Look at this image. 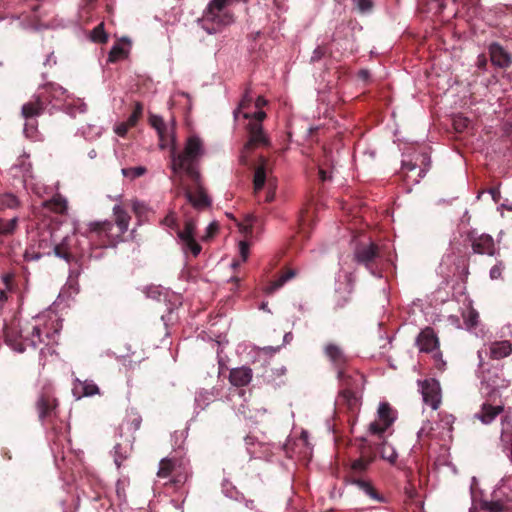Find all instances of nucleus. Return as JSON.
Segmentation results:
<instances>
[{
	"instance_id": "cd10ccee",
	"label": "nucleus",
	"mask_w": 512,
	"mask_h": 512,
	"mask_svg": "<svg viewBox=\"0 0 512 512\" xmlns=\"http://www.w3.org/2000/svg\"><path fill=\"white\" fill-rule=\"evenodd\" d=\"M295 276V272L293 270H286L281 273L275 280L271 281L266 287L265 292L267 294H272L276 290L280 289L288 280L292 279Z\"/></svg>"
},
{
	"instance_id": "4be33fe9",
	"label": "nucleus",
	"mask_w": 512,
	"mask_h": 512,
	"mask_svg": "<svg viewBox=\"0 0 512 512\" xmlns=\"http://www.w3.org/2000/svg\"><path fill=\"white\" fill-rule=\"evenodd\" d=\"M66 89L59 84L48 83L44 85L41 91L38 93L39 96H44L43 100L48 106L53 100L62 101L65 98Z\"/></svg>"
},
{
	"instance_id": "7ed1b4c3",
	"label": "nucleus",
	"mask_w": 512,
	"mask_h": 512,
	"mask_svg": "<svg viewBox=\"0 0 512 512\" xmlns=\"http://www.w3.org/2000/svg\"><path fill=\"white\" fill-rule=\"evenodd\" d=\"M340 384L338 403L345 405L351 413H355L361 404V396L365 386V376L353 367L340 370L337 374Z\"/></svg>"
},
{
	"instance_id": "79ce46f5",
	"label": "nucleus",
	"mask_w": 512,
	"mask_h": 512,
	"mask_svg": "<svg viewBox=\"0 0 512 512\" xmlns=\"http://www.w3.org/2000/svg\"><path fill=\"white\" fill-rule=\"evenodd\" d=\"M126 55V51L124 48L120 45H115L112 47V49L109 52L108 60L109 62H116L121 58H124Z\"/></svg>"
},
{
	"instance_id": "4c0bfd02",
	"label": "nucleus",
	"mask_w": 512,
	"mask_h": 512,
	"mask_svg": "<svg viewBox=\"0 0 512 512\" xmlns=\"http://www.w3.org/2000/svg\"><path fill=\"white\" fill-rule=\"evenodd\" d=\"M91 39L96 43H106L108 35L104 30V23L98 24L91 32Z\"/></svg>"
},
{
	"instance_id": "4d7b16f0",
	"label": "nucleus",
	"mask_w": 512,
	"mask_h": 512,
	"mask_svg": "<svg viewBox=\"0 0 512 512\" xmlns=\"http://www.w3.org/2000/svg\"><path fill=\"white\" fill-rule=\"evenodd\" d=\"M163 224L172 228V229H175L177 227V221H176V218L173 214H169L167 215L164 219H163Z\"/></svg>"
},
{
	"instance_id": "e2e57ef3",
	"label": "nucleus",
	"mask_w": 512,
	"mask_h": 512,
	"mask_svg": "<svg viewBox=\"0 0 512 512\" xmlns=\"http://www.w3.org/2000/svg\"><path fill=\"white\" fill-rule=\"evenodd\" d=\"M487 65V58L485 57V55H479L478 56V59H477V66L480 68V69H485Z\"/></svg>"
},
{
	"instance_id": "2eb2a0df",
	"label": "nucleus",
	"mask_w": 512,
	"mask_h": 512,
	"mask_svg": "<svg viewBox=\"0 0 512 512\" xmlns=\"http://www.w3.org/2000/svg\"><path fill=\"white\" fill-rule=\"evenodd\" d=\"M324 353L337 371V374L340 370H345L350 367L349 358L339 345L334 343L327 344L324 347Z\"/></svg>"
},
{
	"instance_id": "9b49d317",
	"label": "nucleus",
	"mask_w": 512,
	"mask_h": 512,
	"mask_svg": "<svg viewBox=\"0 0 512 512\" xmlns=\"http://www.w3.org/2000/svg\"><path fill=\"white\" fill-rule=\"evenodd\" d=\"M418 385L425 404L429 405L433 410H437L441 404V387L438 380L428 378L419 380Z\"/></svg>"
},
{
	"instance_id": "680f3d73",
	"label": "nucleus",
	"mask_w": 512,
	"mask_h": 512,
	"mask_svg": "<svg viewBox=\"0 0 512 512\" xmlns=\"http://www.w3.org/2000/svg\"><path fill=\"white\" fill-rule=\"evenodd\" d=\"M267 103L268 102L264 97L258 96L257 99L255 100V107L257 109H261L262 107L266 106Z\"/></svg>"
},
{
	"instance_id": "c85d7f7f",
	"label": "nucleus",
	"mask_w": 512,
	"mask_h": 512,
	"mask_svg": "<svg viewBox=\"0 0 512 512\" xmlns=\"http://www.w3.org/2000/svg\"><path fill=\"white\" fill-rule=\"evenodd\" d=\"M482 507L488 512H512V500L485 501Z\"/></svg>"
},
{
	"instance_id": "49530a36",
	"label": "nucleus",
	"mask_w": 512,
	"mask_h": 512,
	"mask_svg": "<svg viewBox=\"0 0 512 512\" xmlns=\"http://www.w3.org/2000/svg\"><path fill=\"white\" fill-rule=\"evenodd\" d=\"M505 269V265L503 261H498L492 268L490 269V278L492 280H498L502 278V272Z\"/></svg>"
},
{
	"instance_id": "6e6d98bb",
	"label": "nucleus",
	"mask_w": 512,
	"mask_h": 512,
	"mask_svg": "<svg viewBox=\"0 0 512 512\" xmlns=\"http://www.w3.org/2000/svg\"><path fill=\"white\" fill-rule=\"evenodd\" d=\"M239 251L242 261H246L249 255V245L245 241L239 243Z\"/></svg>"
},
{
	"instance_id": "774afa93",
	"label": "nucleus",
	"mask_w": 512,
	"mask_h": 512,
	"mask_svg": "<svg viewBox=\"0 0 512 512\" xmlns=\"http://www.w3.org/2000/svg\"><path fill=\"white\" fill-rule=\"evenodd\" d=\"M81 273L80 269H73L70 272L69 279L72 280L73 278L77 279Z\"/></svg>"
},
{
	"instance_id": "09e8293b",
	"label": "nucleus",
	"mask_w": 512,
	"mask_h": 512,
	"mask_svg": "<svg viewBox=\"0 0 512 512\" xmlns=\"http://www.w3.org/2000/svg\"><path fill=\"white\" fill-rule=\"evenodd\" d=\"M41 334H42L41 329L38 326L32 327L31 335L29 337H30L31 344L34 347H37L38 344L43 342V339L41 338Z\"/></svg>"
},
{
	"instance_id": "423d86ee",
	"label": "nucleus",
	"mask_w": 512,
	"mask_h": 512,
	"mask_svg": "<svg viewBox=\"0 0 512 512\" xmlns=\"http://www.w3.org/2000/svg\"><path fill=\"white\" fill-rule=\"evenodd\" d=\"M179 461L175 458H163L159 463L157 476L159 478H170L164 486L179 489L187 481L188 474L182 471Z\"/></svg>"
},
{
	"instance_id": "412c9836",
	"label": "nucleus",
	"mask_w": 512,
	"mask_h": 512,
	"mask_svg": "<svg viewBox=\"0 0 512 512\" xmlns=\"http://www.w3.org/2000/svg\"><path fill=\"white\" fill-rule=\"evenodd\" d=\"M352 485H355L360 491H362L367 497L371 500L377 502H383V496L377 491L372 481L368 477H362L354 479V481L349 482Z\"/></svg>"
},
{
	"instance_id": "603ef678",
	"label": "nucleus",
	"mask_w": 512,
	"mask_h": 512,
	"mask_svg": "<svg viewBox=\"0 0 512 512\" xmlns=\"http://www.w3.org/2000/svg\"><path fill=\"white\" fill-rule=\"evenodd\" d=\"M252 102H253V96L251 94V90L249 88H247L243 94V97L241 99L239 107L241 109H245V108L249 107Z\"/></svg>"
},
{
	"instance_id": "c9c22d12",
	"label": "nucleus",
	"mask_w": 512,
	"mask_h": 512,
	"mask_svg": "<svg viewBox=\"0 0 512 512\" xmlns=\"http://www.w3.org/2000/svg\"><path fill=\"white\" fill-rule=\"evenodd\" d=\"M463 319L468 329L475 328L479 322V313L475 309L470 308L463 313Z\"/></svg>"
},
{
	"instance_id": "aec40b11",
	"label": "nucleus",
	"mask_w": 512,
	"mask_h": 512,
	"mask_svg": "<svg viewBox=\"0 0 512 512\" xmlns=\"http://www.w3.org/2000/svg\"><path fill=\"white\" fill-rule=\"evenodd\" d=\"M44 96H39L38 94L35 96L34 100L25 103L22 106V116L27 120L40 116L45 111L47 105L43 100Z\"/></svg>"
},
{
	"instance_id": "a878e982",
	"label": "nucleus",
	"mask_w": 512,
	"mask_h": 512,
	"mask_svg": "<svg viewBox=\"0 0 512 512\" xmlns=\"http://www.w3.org/2000/svg\"><path fill=\"white\" fill-rule=\"evenodd\" d=\"M503 411V405L493 406L489 403H483L480 412L476 416L483 424L487 425L492 423Z\"/></svg>"
},
{
	"instance_id": "a19ab883",
	"label": "nucleus",
	"mask_w": 512,
	"mask_h": 512,
	"mask_svg": "<svg viewBox=\"0 0 512 512\" xmlns=\"http://www.w3.org/2000/svg\"><path fill=\"white\" fill-rule=\"evenodd\" d=\"M417 162H419V173H418V177L419 178H422L425 176V173L427 172V170L429 169L430 167V157L427 155V154H421L419 155V157L416 159Z\"/></svg>"
},
{
	"instance_id": "f03ea898",
	"label": "nucleus",
	"mask_w": 512,
	"mask_h": 512,
	"mask_svg": "<svg viewBox=\"0 0 512 512\" xmlns=\"http://www.w3.org/2000/svg\"><path fill=\"white\" fill-rule=\"evenodd\" d=\"M117 232H113V223L110 221H94L87 224L86 236L91 241L97 240L99 246H114L122 240L127 232L130 222V215L120 205L113 208Z\"/></svg>"
},
{
	"instance_id": "37998d69",
	"label": "nucleus",
	"mask_w": 512,
	"mask_h": 512,
	"mask_svg": "<svg viewBox=\"0 0 512 512\" xmlns=\"http://www.w3.org/2000/svg\"><path fill=\"white\" fill-rule=\"evenodd\" d=\"M80 386L82 387V395L83 396H93L95 394L99 393L98 386L93 382H79Z\"/></svg>"
},
{
	"instance_id": "ddd939ff",
	"label": "nucleus",
	"mask_w": 512,
	"mask_h": 512,
	"mask_svg": "<svg viewBox=\"0 0 512 512\" xmlns=\"http://www.w3.org/2000/svg\"><path fill=\"white\" fill-rule=\"evenodd\" d=\"M265 186L267 189L276 191L277 184L276 179L267 173L266 160L261 158L260 164L255 168L253 178L254 193L257 197Z\"/></svg>"
},
{
	"instance_id": "72a5a7b5",
	"label": "nucleus",
	"mask_w": 512,
	"mask_h": 512,
	"mask_svg": "<svg viewBox=\"0 0 512 512\" xmlns=\"http://www.w3.org/2000/svg\"><path fill=\"white\" fill-rule=\"evenodd\" d=\"M131 451V445L125 444L122 445L120 443L114 446V462L119 468L121 463L128 458Z\"/></svg>"
},
{
	"instance_id": "1a4fd4ad",
	"label": "nucleus",
	"mask_w": 512,
	"mask_h": 512,
	"mask_svg": "<svg viewBox=\"0 0 512 512\" xmlns=\"http://www.w3.org/2000/svg\"><path fill=\"white\" fill-rule=\"evenodd\" d=\"M229 1L230 0H211L204 13L205 21L219 26H226L232 23V14L225 11V7Z\"/></svg>"
},
{
	"instance_id": "de8ad7c7",
	"label": "nucleus",
	"mask_w": 512,
	"mask_h": 512,
	"mask_svg": "<svg viewBox=\"0 0 512 512\" xmlns=\"http://www.w3.org/2000/svg\"><path fill=\"white\" fill-rule=\"evenodd\" d=\"M43 254L51 255V251L49 250L47 252L41 253V252H37L33 249H27L25 251L24 258L26 261H37L43 256Z\"/></svg>"
},
{
	"instance_id": "a211bd4d",
	"label": "nucleus",
	"mask_w": 512,
	"mask_h": 512,
	"mask_svg": "<svg viewBox=\"0 0 512 512\" xmlns=\"http://www.w3.org/2000/svg\"><path fill=\"white\" fill-rule=\"evenodd\" d=\"M237 411L239 415L253 422H258L259 418L266 412L255 399H245L244 402L239 405Z\"/></svg>"
},
{
	"instance_id": "f704fd0d",
	"label": "nucleus",
	"mask_w": 512,
	"mask_h": 512,
	"mask_svg": "<svg viewBox=\"0 0 512 512\" xmlns=\"http://www.w3.org/2000/svg\"><path fill=\"white\" fill-rule=\"evenodd\" d=\"M482 384H486L487 388L491 389V392H494L498 388L506 387L505 380L501 379L497 375H494L493 377L490 376V373L485 375L482 380Z\"/></svg>"
},
{
	"instance_id": "393cba45",
	"label": "nucleus",
	"mask_w": 512,
	"mask_h": 512,
	"mask_svg": "<svg viewBox=\"0 0 512 512\" xmlns=\"http://www.w3.org/2000/svg\"><path fill=\"white\" fill-rule=\"evenodd\" d=\"M149 122H150V125L157 130V133L160 138L161 148L166 147L169 139L174 141V136L171 135L170 132L168 131L162 117L157 116V115H150Z\"/></svg>"
},
{
	"instance_id": "6ab92c4d",
	"label": "nucleus",
	"mask_w": 512,
	"mask_h": 512,
	"mask_svg": "<svg viewBox=\"0 0 512 512\" xmlns=\"http://www.w3.org/2000/svg\"><path fill=\"white\" fill-rule=\"evenodd\" d=\"M249 140L245 144V149L252 150L259 146H268L269 139L263 132V126L260 123L248 124Z\"/></svg>"
},
{
	"instance_id": "7c9ffc66",
	"label": "nucleus",
	"mask_w": 512,
	"mask_h": 512,
	"mask_svg": "<svg viewBox=\"0 0 512 512\" xmlns=\"http://www.w3.org/2000/svg\"><path fill=\"white\" fill-rule=\"evenodd\" d=\"M141 423L142 417L135 409L127 411L124 424L127 425L128 430L137 431L141 427Z\"/></svg>"
},
{
	"instance_id": "6e6552de",
	"label": "nucleus",
	"mask_w": 512,
	"mask_h": 512,
	"mask_svg": "<svg viewBox=\"0 0 512 512\" xmlns=\"http://www.w3.org/2000/svg\"><path fill=\"white\" fill-rule=\"evenodd\" d=\"M416 345L420 352L433 353L436 367L442 369L445 362L442 359V353L439 351V339L431 327L424 328L416 338Z\"/></svg>"
},
{
	"instance_id": "b1692460",
	"label": "nucleus",
	"mask_w": 512,
	"mask_h": 512,
	"mask_svg": "<svg viewBox=\"0 0 512 512\" xmlns=\"http://www.w3.org/2000/svg\"><path fill=\"white\" fill-rule=\"evenodd\" d=\"M252 377V370L249 367L243 366L230 371L229 381L235 387H244L251 382Z\"/></svg>"
},
{
	"instance_id": "473e14b6",
	"label": "nucleus",
	"mask_w": 512,
	"mask_h": 512,
	"mask_svg": "<svg viewBox=\"0 0 512 512\" xmlns=\"http://www.w3.org/2000/svg\"><path fill=\"white\" fill-rule=\"evenodd\" d=\"M18 226V218L14 217L10 220L0 218V238L13 235Z\"/></svg>"
},
{
	"instance_id": "8fccbe9b",
	"label": "nucleus",
	"mask_w": 512,
	"mask_h": 512,
	"mask_svg": "<svg viewBox=\"0 0 512 512\" xmlns=\"http://www.w3.org/2000/svg\"><path fill=\"white\" fill-rule=\"evenodd\" d=\"M24 132L27 137L34 138L37 133V122L36 121H27L24 127Z\"/></svg>"
},
{
	"instance_id": "0eeeda50",
	"label": "nucleus",
	"mask_w": 512,
	"mask_h": 512,
	"mask_svg": "<svg viewBox=\"0 0 512 512\" xmlns=\"http://www.w3.org/2000/svg\"><path fill=\"white\" fill-rule=\"evenodd\" d=\"M40 421L51 420L57 416L59 402L55 397L54 389L50 384L44 385L35 403Z\"/></svg>"
},
{
	"instance_id": "2f4dec72",
	"label": "nucleus",
	"mask_w": 512,
	"mask_h": 512,
	"mask_svg": "<svg viewBox=\"0 0 512 512\" xmlns=\"http://www.w3.org/2000/svg\"><path fill=\"white\" fill-rule=\"evenodd\" d=\"M379 455L382 459L387 460L391 464H395L397 460V453L393 446H391L387 441H382L380 447L378 449Z\"/></svg>"
},
{
	"instance_id": "5701e85b",
	"label": "nucleus",
	"mask_w": 512,
	"mask_h": 512,
	"mask_svg": "<svg viewBox=\"0 0 512 512\" xmlns=\"http://www.w3.org/2000/svg\"><path fill=\"white\" fill-rule=\"evenodd\" d=\"M489 357L492 360H501L512 353V344L508 340L493 341L488 346Z\"/></svg>"
},
{
	"instance_id": "39448f33",
	"label": "nucleus",
	"mask_w": 512,
	"mask_h": 512,
	"mask_svg": "<svg viewBox=\"0 0 512 512\" xmlns=\"http://www.w3.org/2000/svg\"><path fill=\"white\" fill-rule=\"evenodd\" d=\"M353 259L357 264L364 266L372 275L380 276L382 254L376 243H357L354 248Z\"/></svg>"
},
{
	"instance_id": "3c124183",
	"label": "nucleus",
	"mask_w": 512,
	"mask_h": 512,
	"mask_svg": "<svg viewBox=\"0 0 512 512\" xmlns=\"http://www.w3.org/2000/svg\"><path fill=\"white\" fill-rule=\"evenodd\" d=\"M355 2L358 10L361 13L370 12L373 7V3L371 0H355Z\"/></svg>"
},
{
	"instance_id": "a18cd8bd",
	"label": "nucleus",
	"mask_w": 512,
	"mask_h": 512,
	"mask_svg": "<svg viewBox=\"0 0 512 512\" xmlns=\"http://www.w3.org/2000/svg\"><path fill=\"white\" fill-rule=\"evenodd\" d=\"M438 416L440 418V425H441L442 429L451 431L452 425L454 423V417L452 415L446 414V413H439Z\"/></svg>"
},
{
	"instance_id": "69168bd1",
	"label": "nucleus",
	"mask_w": 512,
	"mask_h": 512,
	"mask_svg": "<svg viewBox=\"0 0 512 512\" xmlns=\"http://www.w3.org/2000/svg\"><path fill=\"white\" fill-rule=\"evenodd\" d=\"M369 76H370V73L368 70L362 69L358 72V78L363 81L368 80Z\"/></svg>"
},
{
	"instance_id": "052dcab7",
	"label": "nucleus",
	"mask_w": 512,
	"mask_h": 512,
	"mask_svg": "<svg viewBox=\"0 0 512 512\" xmlns=\"http://www.w3.org/2000/svg\"><path fill=\"white\" fill-rule=\"evenodd\" d=\"M488 193L491 195V197L495 203H498L500 201L501 193H500V190L498 187H491L488 190Z\"/></svg>"
},
{
	"instance_id": "c756f323",
	"label": "nucleus",
	"mask_w": 512,
	"mask_h": 512,
	"mask_svg": "<svg viewBox=\"0 0 512 512\" xmlns=\"http://www.w3.org/2000/svg\"><path fill=\"white\" fill-rule=\"evenodd\" d=\"M20 207V200L18 197L10 192L0 194V211L6 209H17Z\"/></svg>"
},
{
	"instance_id": "ea45409f",
	"label": "nucleus",
	"mask_w": 512,
	"mask_h": 512,
	"mask_svg": "<svg viewBox=\"0 0 512 512\" xmlns=\"http://www.w3.org/2000/svg\"><path fill=\"white\" fill-rule=\"evenodd\" d=\"M183 250L185 252L190 251L194 257L198 256L201 252L200 244L195 240V238L189 239L187 241L182 242Z\"/></svg>"
},
{
	"instance_id": "f3484780",
	"label": "nucleus",
	"mask_w": 512,
	"mask_h": 512,
	"mask_svg": "<svg viewBox=\"0 0 512 512\" xmlns=\"http://www.w3.org/2000/svg\"><path fill=\"white\" fill-rule=\"evenodd\" d=\"M375 456L372 454L366 455L364 453L358 459H355L351 462L350 469L346 476L347 481L351 482L354 479L365 477V472L368 467L374 461Z\"/></svg>"
},
{
	"instance_id": "864d4df0",
	"label": "nucleus",
	"mask_w": 512,
	"mask_h": 512,
	"mask_svg": "<svg viewBox=\"0 0 512 512\" xmlns=\"http://www.w3.org/2000/svg\"><path fill=\"white\" fill-rule=\"evenodd\" d=\"M131 127H133L132 124H129V121L127 120L116 125L114 131L117 135L124 137Z\"/></svg>"
},
{
	"instance_id": "dca6fc26",
	"label": "nucleus",
	"mask_w": 512,
	"mask_h": 512,
	"mask_svg": "<svg viewBox=\"0 0 512 512\" xmlns=\"http://www.w3.org/2000/svg\"><path fill=\"white\" fill-rule=\"evenodd\" d=\"M490 60L494 66L507 69L512 64V54L498 42H492L488 47Z\"/></svg>"
},
{
	"instance_id": "9d476101",
	"label": "nucleus",
	"mask_w": 512,
	"mask_h": 512,
	"mask_svg": "<svg viewBox=\"0 0 512 512\" xmlns=\"http://www.w3.org/2000/svg\"><path fill=\"white\" fill-rule=\"evenodd\" d=\"M468 241L474 254L493 257L498 253L495 241L490 234L470 232L468 234Z\"/></svg>"
},
{
	"instance_id": "c03bdc74",
	"label": "nucleus",
	"mask_w": 512,
	"mask_h": 512,
	"mask_svg": "<svg viewBox=\"0 0 512 512\" xmlns=\"http://www.w3.org/2000/svg\"><path fill=\"white\" fill-rule=\"evenodd\" d=\"M143 114V105L140 102H136L132 114L127 119L129 124L135 126Z\"/></svg>"
},
{
	"instance_id": "58836bf2",
	"label": "nucleus",
	"mask_w": 512,
	"mask_h": 512,
	"mask_svg": "<svg viewBox=\"0 0 512 512\" xmlns=\"http://www.w3.org/2000/svg\"><path fill=\"white\" fill-rule=\"evenodd\" d=\"M146 168L143 166H137V167H128L122 169V174L130 178L131 180L136 179L146 173Z\"/></svg>"
},
{
	"instance_id": "4468645a",
	"label": "nucleus",
	"mask_w": 512,
	"mask_h": 512,
	"mask_svg": "<svg viewBox=\"0 0 512 512\" xmlns=\"http://www.w3.org/2000/svg\"><path fill=\"white\" fill-rule=\"evenodd\" d=\"M354 291V279L351 274L345 276V281L340 282L335 291L334 301L335 309H344L352 300Z\"/></svg>"
},
{
	"instance_id": "0e129e2a",
	"label": "nucleus",
	"mask_w": 512,
	"mask_h": 512,
	"mask_svg": "<svg viewBox=\"0 0 512 512\" xmlns=\"http://www.w3.org/2000/svg\"><path fill=\"white\" fill-rule=\"evenodd\" d=\"M132 208L136 214H139L144 210L145 206L143 203L135 201V202H133Z\"/></svg>"
},
{
	"instance_id": "bb28decb",
	"label": "nucleus",
	"mask_w": 512,
	"mask_h": 512,
	"mask_svg": "<svg viewBox=\"0 0 512 512\" xmlns=\"http://www.w3.org/2000/svg\"><path fill=\"white\" fill-rule=\"evenodd\" d=\"M43 207L56 214H65L67 212V200L60 194L54 195L51 199L43 202Z\"/></svg>"
},
{
	"instance_id": "5fc2aeb1",
	"label": "nucleus",
	"mask_w": 512,
	"mask_h": 512,
	"mask_svg": "<svg viewBox=\"0 0 512 512\" xmlns=\"http://www.w3.org/2000/svg\"><path fill=\"white\" fill-rule=\"evenodd\" d=\"M244 117L247 118V119L248 118H253L255 120L254 123H260L261 124V122L266 118V113L264 111L259 110V111L255 112L252 115L248 114V113H245Z\"/></svg>"
},
{
	"instance_id": "f8f14e48",
	"label": "nucleus",
	"mask_w": 512,
	"mask_h": 512,
	"mask_svg": "<svg viewBox=\"0 0 512 512\" xmlns=\"http://www.w3.org/2000/svg\"><path fill=\"white\" fill-rule=\"evenodd\" d=\"M394 411L388 403H381L378 408V420L373 421L369 430L375 435L381 436L394 422Z\"/></svg>"
},
{
	"instance_id": "e433bc0d",
	"label": "nucleus",
	"mask_w": 512,
	"mask_h": 512,
	"mask_svg": "<svg viewBox=\"0 0 512 512\" xmlns=\"http://www.w3.org/2000/svg\"><path fill=\"white\" fill-rule=\"evenodd\" d=\"M195 231V223L192 220H188L185 222V226L183 230H179L177 232L178 237L182 242L187 241L189 239L194 238Z\"/></svg>"
},
{
	"instance_id": "20e7f679",
	"label": "nucleus",
	"mask_w": 512,
	"mask_h": 512,
	"mask_svg": "<svg viewBox=\"0 0 512 512\" xmlns=\"http://www.w3.org/2000/svg\"><path fill=\"white\" fill-rule=\"evenodd\" d=\"M52 250L56 257L65 260L67 263L77 262L82 255L83 249L76 232L67 233L60 237L58 231L51 232Z\"/></svg>"
},
{
	"instance_id": "338daca9",
	"label": "nucleus",
	"mask_w": 512,
	"mask_h": 512,
	"mask_svg": "<svg viewBox=\"0 0 512 512\" xmlns=\"http://www.w3.org/2000/svg\"><path fill=\"white\" fill-rule=\"evenodd\" d=\"M275 198V191H272L270 189H267V192L265 194V202H272Z\"/></svg>"
},
{
	"instance_id": "f257e3e1",
	"label": "nucleus",
	"mask_w": 512,
	"mask_h": 512,
	"mask_svg": "<svg viewBox=\"0 0 512 512\" xmlns=\"http://www.w3.org/2000/svg\"><path fill=\"white\" fill-rule=\"evenodd\" d=\"M204 152L203 142L196 135L188 137L183 151L178 153L173 148L170 152L173 178H178L182 182L183 176H186L191 181V185L184 187V192L189 203L196 209H205L211 205V199L204 188L200 173V160Z\"/></svg>"
},
{
	"instance_id": "bf43d9fd",
	"label": "nucleus",
	"mask_w": 512,
	"mask_h": 512,
	"mask_svg": "<svg viewBox=\"0 0 512 512\" xmlns=\"http://www.w3.org/2000/svg\"><path fill=\"white\" fill-rule=\"evenodd\" d=\"M419 164L417 162V160L415 162L413 161H403L402 163V169L406 172H411L413 170H415L416 168H418Z\"/></svg>"
},
{
	"instance_id": "13d9d810",
	"label": "nucleus",
	"mask_w": 512,
	"mask_h": 512,
	"mask_svg": "<svg viewBox=\"0 0 512 512\" xmlns=\"http://www.w3.org/2000/svg\"><path fill=\"white\" fill-rule=\"evenodd\" d=\"M326 53V48L325 47H322V46H318L314 52H313V55L311 57V60L312 61H317V60H320Z\"/></svg>"
}]
</instances>
